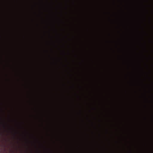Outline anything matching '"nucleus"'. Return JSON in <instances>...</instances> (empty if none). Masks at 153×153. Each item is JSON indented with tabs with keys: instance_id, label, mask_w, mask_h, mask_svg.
Masks as SVG:
<instances>
[{
	"instance_id": "2",
	"label": "nucleus",
	"mask_w": 153,
	"mask_h": 153,
	"mask_svg": "<svg viewBox=\"0 0 153 153\" xmlns=\"http://www.w3.org/2000/svg\"><path fill=\"white\" fill-rule=\"evenodd\" d=\"M143 46H144V51H146V52H147V51L146 50V44L145 43L143 45Z\"/></svg>"
},
{
	"instance_id": "13",
	"label": "nucleus",
	"mask_w": 153,
	"mask_h": 153,
	"mask_svg": "<svg viewBox=\"0 0 153 153\" xmlns=\"http://www.w3.org/2000/svg\"><path fill=\"white\" fill-rule=\"evenodd\" d=\"M151 97L152 99L153 100V95L152 94Z\"/></svg>"
},
{
	"instance_id": "15",
	"label": "nucleus",
	"mask_w": 153,
	"mask_h": 153,
	"mask_svg": "<svg viewBox=\"0 0 153 153\" xmlns=\"http://www.w3.org/2000/svg\"><path fill=\"white\" fill-rule=\"evenodd\" d=\"M151 13L153 14V10H152L151 11Z\"/></svg>"
},
{
	"instance_id": "10",
	"label": "nucleus",
	"mask_w": 153,
	"mask_h": 153,
	"mask_svg": "<svg viewBox=\"0 0 153 153\" xmlns=\"http://www.w3.org/2000/svg\"><path fill=\"white\" fill-rule=\"evenodd\" d=\"M149 23H151V18L150 17L149 18Z\"/></svg>"
},
{
	"instance_id": "18",
	"label": "nucleus",
	"mask_w": 153,
	"mask_h": 153,
	"mask_svg": "<svg viewBox=\"0 0 153 153\" xmlns=\"http://www.w3.org/2000/svg\"><path fill=\"white\" fill-rule=\"evenodd\" d=\"M48 150L51 152H52L50 149H48Z\"/></svg>"
},
{
	"instance_id": "11",
	"label": "nucleus",
	"mask_w": 153,
	"mask_h": 153,
	"mask_svg": "<svg viewBox=\"0 0 153 153\" xmlns=\"http://www.w3.org/2000/svg\"><path fill=\"white\" fill-rule=\"evenodd\" d=\"M144 20L145 21L146 20V16H145V15L144 16Z\"/></svg>"
},
{
	"instance_id": "25",
	"label": "nucleus",
	"mask_w": 153,
	"mask_h": 153,
	"mask_svg": "<svg viewBox=\"0 0 153 153\" xmlns=\"http://www.w3.org/2000/svg\"><path fill=\"white\" fill-rule=\"evenodd\" d=\"M146 66H147V68H148V65H146Z\"/></svg>"
},
{
	"instance_id": "4",
	"label": "nucleus",
	"mask_w": 153,
	"mask_h": 153,
	"mask_svg": "<svg viewBox=\"0 0 153 153\" xmlns=\"http://www.w3.org/2000/svg\"><path fill=\"white\" fill-rule=\"evenodd\" d=\"M149 41L150 43H153V41L152 40H151L150 39H149Z\"/></svg>"
},
{
	"instance_id": "9",
	"label": "nucleus",
	"mask_w": 153,
	"mask_h": 153,
	"mask_svg": "<svg viewBox=\"0 0 153 153\" xmlns=\"http://www.w3.org/2000/svg\"><path fill=\"white\" fill-rule=\"evenodd\" d=\"M17 134V132H15V133L13 134L14 136H15Z\"/></svg>"
},
{
	"instance_id": "24",
	"label": "nucleus",
	"mask_w": 153,
	"mask_h": 153,
	"mask_svg": "<svg viewBox=\"0 0 153 153\" xmlns=\"http://www.w3.org/2000/svg\"><path fill=\"white\" fill-rule=\"evenodd\" d=\"M80 114H81V111H80Z\"/></svg>"
},
{
	"instance_id": "28",
	"label": "nucleus",
	"mask_w": 153,
	"mask_h": 153,
	"mask_svg": "<svg viewBox=\"0 0 153 153\" xmlns=\"http://www.w3.org/2000/svg\"><path fill=\"white\" fill-rule=\"evenodd\" d=\"M21 126V127H22V128H23L21 126Z\"/></svg>"
},
{
	"instance_id": "30",
	"label": "nucleus",
	"mask_w": 153,
	"mask_h": 153,
	"mask_svg": "<svg viewBox=\"0 0 153 153\" xmlns=\"http://www.w3.org/2000/svg\"><path fill=\"white\" fill-rule=\"evenodd\" d=\"M152 107H153V105H152Z\"/></svg>"
},
{
	"instance_id": "16",
	"label": "nucleus",
	"mask_w": 153,
	"mask_h": 153,
	"mask_svg": "<svg viewBox=\"0 0 153 153\" xmlns=\"http://www.w3.org/2000/svg\"><path fill=\"white\" fill-rule=\"evenodd\" d=\"M77 97L78 98H80V97L79 96H77Z\"/></svg>"
},
{
	"instance_id": "1",
	"label": "nucleus",
	"mask_w": 153,
	"mask_h": 153,
	"mask_svg": "<svg viewBox=\"0 0 153 153\" xmlns=\"http://www.w3.org/2000/svg\"><path fill=\"white\" fill-rule=\"evenodd\" d=\"M31 136H32L34 138H35V139L36 140L37 142H39V143L41 144V145L42 147H43L45 149V146H43V145H42V144H41V143H40L39 142V141H38V140L36 138V137H34V136H33V135H31Z\"/></svg>"
},
{
	"instance_id": "17",
	"label": "nucleus",
	"mask_w": 153,
	"mask_h": 153,
	"mask_svg": "<svg viewBox=\"0 0 153 153\" xmlns=\"http://www.w3.org/2000/svg\"><path fill=\"white\" fill-rule=\"evenodd\" d=\"M148 77L149 79L150 80V79H151V78H150V77H149V76H148Z\"/></svg>"
},
{
	"instance_id": "22",
	"label": "nucleus",
	"mask_w": 153,
	"mask_h": 153,
	"mask_svg": "<svg viewBox=\"0 0 153 153\" xmlns=\"http://www.w3.org/2000/svg\"><path fill=\"white\" fill-rule=\"evenodd\" d=\"M25 131V132L27 133H28V132H27L26 130Z\"/></svg>"
},
{
	"instance_id": "23",
	"label": "nucleus",
	"mask_w": 153,
	"mask_h": 153,
	"mask_svg": "<svg viewBox=\"0 0 153 153\" xmlns=\"http://www.w3.org/2000/svg\"><path fill=\"white\" fill-rule=\"evenodd\" d=\"M106 132L107 133H108V131L107 130H106Z\"/></svg>"
},
{
	"instance_id": "14",
	"label": "nucleus",
	"mask_w": 153,
	"mask_h": 153,
	"mask_svg": "<svg viewBox=\"0 0 153 153\" xmlns=\"http://www.w3.org/2000/svg\"><path fill=\"white\" fill-rule=\"evenodd\" d=\"M92 109L94 110H95L96 109V108H93Z\"/></svg>"
},
{
	"instance_id": "19",
	"label": "nucleus",
	"mask_w": 153,
	"mask_h": 153,
	"mask_svg": "<svg viewBox=\"0 0 153 153\" xmlns=\"http://www.w3.org/2000/svg\"><path fill=\"white\" fill-rule=\"evenodd\" d=\"M0 134H1L2 135V132H0Z\"/></svg>"
},
{
	"instance_id": "29",
	"label": "nucleus",
	"mask_w": 153,
	"mask_h": 153,
	"mask_svg": "<svg viewBox=\"0 0 153 153\" xmlns=\"http://www.w3.org/2000/svg\"><path fill=\"white\" fill-rule=\"evenodd\" d=\"M65 66H67V65H65Z\"/></svg>"
},
{
	"instance_id": "21",
	"label": "nucleus",
	"mask_w": 153,
	"mask_h": 153,
	"mask_svg": "<svg viewBox=\"0 0 153 153\" xmlns=\"http://www.w3.org/2000/svg\"><path fill=\"white\" fill-rule=\"evenodd\" d=\"M108 13V14H109V12H107V13Z\"/></svg>"
},
{
	"instance_id": "12",
	"label": "nucleus",
	"mask_w": 153,
	"mask_h": 153,
	"mask_svg": "<svg viewBox=\"0 0 153 153\" xmlns=\"http://www.w3.org/2000/svg\"><path fill=\"white\" fill-rule=\"evenodd\" d=\"M150 86H151V89L152 90L153 89V85H150Z\"/></svg>"
},
{
	"instance_id": "3",
	"label": "nucleus",
	"mask_w": 153,
	"mask_h": 153,
	"mask_svg": "<svg viewBox=\"0 0 153 153\" xmlns=\"http://www.w3.org/2000/svg\"><path fill=\"white\" fill-rule=\"evenodd\" d=\"M143 33L144 35H148V34H147L146 32L143 31Z\"/></svg>"
},
{
	"instance_id": "5",
	"label": "nucleus",
	"mask_w": 153,
	"mask_h": 153,
	"mask_svg": "<svg viewBox=\"0 0 153 153\" xmlns=\"http://www.w3.org/2000/svg\"><path fill=\"white\" fill-rule=\"evenodd\" d=\"M2 127H3V128L4 129H5V125H4V124H2Z\"/></svg>"
},
{
	"instance_id": "27",
	"label": "nucleus",
	"mask_w": 153,
	"mask_h": 153,
	"mask_svg": "<svg viewBox=\"0 0 153 153\" xmlns=\"http://www.w3.org/2000/svg\"><path fill=\"white\" fill-rule=\"evenodd\" d=\"M146 100H147V101L148 100V99H146Z\"/></svg>"
},
{
	"instance_id": "7",
	"label": "nucleus",
	"mask_w": 153,
	"mask_h": 153,
	"mask_svg": "<svg viewBox=\"0 0 153 153\" xmlns=\"http://www.w3.org/2000/svg\"><path fill=\"white\" fill-rule=\"evenodd\" d=\"M149 59H153V58L152 57H151L150 56L149 57Z\"/></svg>"
},
{
	"instance_id": "6",
	"label": "nucleus",
	"mask_w": 153,
	"mask_h": 153,
	"mask_svg": "<svg viewBox=\"0 0 153 153\" xmlns=\"http://www.w3.org/2000/svg\"><path fill=\"white\" fill-rule=\"evenodd\" d=\"M145 11L146 14H148V10L145 9Z\"/></svg>"
},
{
	"instance_id": "31",
	"label": "nucleus",
	"mask_w": 153,
	"mask_h": 153,
	"mask_svg": "<svg viewBox=\"0 0 153 153\" xmlns=\"http://www.w3.org/2000/svg\"><path fill=\"white\" fill-rule=\"evenodd\" d=\"M69 52L68 53V54H69Z\"/></svg>"
},
{
	"instance_id": "8",
	"label": "nucleus",
	"mask_w": 153,
	"mask_h": 153,
	"mask_svg": "<svg viewBox=\"0 0 153 153\" xmlns=\"http://www.w3.org/2000/svg\"><path fill=\"white\" fill-rule=\"evenodd\" d=\"M62 54L64 55H65V52L64 51H62Z\"/></svg>"
},
{
	"instance_id": "20",
	"label": "nucleus",
	"mask_w": 153,
	"mask_h": 153,
	"mask_svg": "<svg viewBox=\"0 0 153 153\" xmlns=\"http://www.w3.org/2000/svg\"><path fill=\"white\" fill-rule=\"evenodd\" d=\"M129 152L130 153H131L132 152V151L131 150H130L129 151Z\"/></svg>"
},
{
	"instance_id": "26",
	"label": "nucleus",
	"mask_w": 153,
	"mask_h": 153,
	"mask_svg": "<svg viewBox=\"0 0 153 153\" xmlns=\"http://www.w3.org/2000/svg\"><path fill=\"white\" fill-rule=\"evenodd\" d=\"M71 88H74V86L73 85L72 87H71Z\"/></svg>"
}]
</instances>
